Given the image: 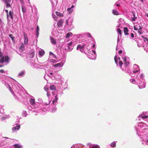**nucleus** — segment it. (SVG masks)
<instances>
[{
    "instance_id": "20",
    "label": "nucleus",
    "mask_w": 148,
    "mask_h": 148,
    "mask_svg": "<svg viewBox=\"0 0 148 148\" xmlns=\"http://www.w3.org/2000/svg\"><path fill=\"white\" fill-rule=\"evenodd\" d=\"M21 146V145L18 144H16L14 145V148H20Z\"/></svg>"
},
{
    "instance_id": "3",
    "label": "nucleus",
    "mask_w": 148,
    "mask_h": 148,
    "mask_svg": "<svg viewBox=\"0 0 148 148\" xmlns=\"http://www.w3.org/2000/svg\"><path fill=\"white\" fill-rule=\"evenodd\" d=\"M23 35L24 37V43L26 45L28 42V38L27 35L25 32L23 33Z\"/></svg>"
},
{
    "instance_id": "19",
    "label": "nucleus",
    "mask_w": 148,
    "mask_h": 148,
    "mask_svg": "<svg viewBox=\"0 0 148 148\" xmlns=\"http://www.w3.org/2000/svg\"><path fill=\"white\" fill-rule=\"evenodd\" d=\"M116 142L115 141H114L110 144V146L112 147H115L116 145Z\"/></svg>"
},
{
    "instance_id": "63",
    "label": "nucleus",
    "mask_w": 148,
    "mask_h": 148,
    "mask_svg": "<svg viewBox=\"0 0 148 148\" xmlns=\"http://www.w3.org/2000/svg\"><path fill=\"white\" fill-rule=\"evenodd\" d=\"M50 103V102H49V101L48 103H46V105H48Z\"/></svg>"
},
{
    "instance_id": "36",
    "label": "nucleus",
    "mask_w": 148,
    "mask_h": 148,
    "mask_svg": "<svg viewBox=\"0 0 148 148\" xmlns=\"http://www.w3.org/2000/svg\"><path fill=\"white\" fill-rule=\"evenodd\" d=\"M119 65L120 66H121L122 64H123V63L121 61H120L119 62Z\"/></svg>"
},
{
    "instance_id": "51",
    "label": "nucleus",
    "mask_w": 148,
    "mask_h": 148,
    "mask_svg": "<svg viewBox=\"0 0 148 148\" xmlns=\"http://www.w3.org/2000/svg\"><path fill=\"white\" fill-rule=\"evenodd\" d=\"M71 8H68L67 9V10H68V11L69 12L71 10Z\"/></svg>"
},
{
    "instance_id": "43",
    "label": "nucleus",
    "mask_w": 148,
    "mask_h": 148,
    "mask_svg": "<svg viewBox=\"0 0 148 148\" xmlns=\"http://www.w3.org/2000/svg\"><path fill=\"white\" fill-rule=\"evenodd\" d=\"M123 61L124 62V63H125V62H126V60H127L126 58H125L124 57V58H123Z\"/></svg>"
},
{
    "instance_id": "48",
    "label": "nucleus",
    "mask_w": 148,
    "mask_h": 148,
    "mask_svg": "<svg viewBox=\"0 0 148 148\" xmlns=\"http://www.w3.org/2000/svg\"><path fill=\"white\" fill-rule=\"evenodd\" d=\"M20 1H21V3L23 4H24V2L23 1V0H19Z\"/></svg>"
},
{
    "instance_id": "53",
    "label": "nucleus",
    "mask_w": 148,
    "mask_h": 148,
    "mask_svg": "<svg viewBox=\"0 0 148 148\" xmlns=\"http://www.w3.org/2000/svg\"><path fill=\"white\" fill-rule=\"evenodd\" d=\"M47 96L48 97H49V96H50V94L49 93V92H47Z\"/></svg>"
},
{
    "instance_id": "1",
    "label": "nucleus",
    "mask_w": 148,
    "mask_h": 148,
    "mask_svg": "<svg viewBox=\"0 0 148 148\" xmlns=\"http://www.w3.org/2000/svg\"><path fill=\"white\" fill-rule=\"evenodd\" d=\"M144 125L142 123H139L138 124L137 127H136L137 129L139 130V132L138 130H136L138 136H141V138L142 140L144 142H142V143L144 144L145 143L147 145H148V129L147 128H145L142 130V132H140L139 133L140 128H141L144 127Z\"/></svg>"
},
{
    "instance_id": "42",
    "label": "nucleus",
    "mask_w": 148,
    "mask_h": 148,
    "mask_svg": "<svg viewBox=\"0 0 148 148\" xmlns=\"http://www.w3.org/2000/svg\"><path fill=\"white\" fill-rule=\"evenodd\" d=\"M144 41L145 42L147 41V43L148 44V38L147 37L144 38Z\"/></svg>"
},
{
    "instance_id": "2",
    "label": "nucleus",
    "mask_w": 148,
    "mask_h": 148,
    "mask_svg": "<svg viewBox=\"0 0 148 148\" xmlns=\"http://www.w3.org/2000/svg\"><path fill=\"white\" fill-rule=\"evenodd\" d=\"M13 14L12 10H10L8 14H7V18L8 20L9 19V17H10L11 18L12 20H13Z\"/></svg>"
},
{
    "instance_id": "25",
    "label": "nucleus",
    "mask_w": 148,
    "mask_h": 148,
    "mask_svg": "<svg viewBox=\"0 0 148 148\" xmlns=\"http://www.w3.org/2000/svg\"><path fill=\"white\" fill-rule=\"evenodd\" d=\"M9 117V116H7L6 115H4L3 116V117H1V119L3 120V119H7V118Z\"/></svg>"
},
{
    "instance_id": "5",
    "label": "nucleus",
    "mask_w": 148,
    "mask_h": 148,
    "mask_svg": "<svg viewBox=\"0 0 148 148\" xmlns=\"http://www.w3.org/2000/svg\"><path fill=\"white\" fill-rule=\"evenodd\" d=\"M64 21L62 19L60 20L57 23V25L58 27H61Z\"/></svg>"
},
{
    "instance_id": "49",
    "label": "nucleus",
    "mask_w": 148,
    "mask_h": 148,
    "mask_svg": "<svg viewBox=\"0 0 148 148\" xmlns=\"http://www.w3.org/2000/svg\"><path fill=\"white\" fill-rule=\"evenodd\" d=\"M3 53L2 52L0 51V58L1 57L3 56Z\"/></svg>"
},
{
    "instance_id": "55",
    "label": "nucleus",
    "mask_w": 148,
    "mask_h": 148,
    "mask_svg": "<svg viewBox=\"0 0 148 148\" xmlns=\"http://www.w3.org/2000/svg\"><path fill=\"white\" fill-rule=\"evenodd\" d=\"M66 24L67 25H69V22H68V21L67 20H66Z\"/></svg>"
},
{
    "instance_id": "12",
    "label": "nucleus",
    "mask_w": 148,
    "mask_h": 148,
    "mask_svg": "<svg viewBox=\"0 0 148 148\" xmlns=\"http://www.w3.org/2000/svg\"><path fill=\"white\" fill-rule=\"evenodd\" d=\"M112 14L116 15H118L119 14V13L118 12L115 10H113L112 11Z\"/></svg>"
},
{
    "instance_id": "18",
    "label": "nucleus",
    "mask_w": 148,
    "mask_h": 148,
    "mask_svg": "<svg viewBox=\"0 0 148 148\" xmlns=\"http://www.w3.org/2000/svg\"><path fill=\"white\" fill-rule=\"evenodd\" d=\"M5 62L6 63H8L9 62V58L8 56H6L5 57Z\"/></svg>"
},
{
    "instance_id": "52",
    "label": "nucleus",
    "mask_w": 148,
    "mask_h": 148,
    "mask_svg": "<svg viewBox=\"0 0 148 148\" xmlns=\"http://www.w3.org/2000/svg\"><path fill=\"white\" fill-rule=\"evenodd\" d=\"M49 55H52V56L54 54L52 53L51 51H50L49 53Z\"/></svg>"
},
{
    "instance_id": "37",
    "label": "nucleus",
    "mask_w": 148,
    "mask_h": 148,
    "mask_svg": "<svg viewBox=\"0 0 148 148\" xmlns=\"http://www.w3.org/2000/svg\"><path fill=\"white\" fill-rule=\"evenodd\" d=\"M117 57L116 56H115L114 58V61H115V62L116 64H117Z\"/></svg>"
},
{
    "instance_id": "40",
    "label": "nucleus",
    "mask_w": 148,
    "mask_h": 148,
    "mask_svg": "<svg viewBox=\"0 0 148 148\" xmlns=\"http://www.w3.org/2000/svg\"><path fill=\"white\" fill-rule=\"evenodd\" d=\"M6 3H9L10 2L11 0H5V1Z\"/></svg>"
},
{
    "instance_id": "34",
    "label": "nucleus",
    "mask_w": 148,
    "mask_h": 148,
    "mask_svg": "<svg viewBox=\"0 0 148 148\" xmlns=\"http://www.w3.org/2000/svg\"><path fill=\"white\" fill-rule=\"evenodd\" d=\"M86 34L88 37H90L91 38H92V36H91L90 33H86Z\"/></svg>"
},
{
    "instance_id": "9",
    "label": "nucleus",
    "mask_w": 148,
    "mask_h": 148,
    "mask_svg": "<svg viewBox=\"0 0 148 148\" xmlns=\"http://www.w3.org/2000/svg\"><path fill=\"white\" fill-rule=\"evenodd\" d=\"M124 32L125 35H128L129 34L128 33V30L127 27H124Z\"/></svg>"
},
{
    "instance_id": "27",
    "label": "nucleus",
    "mask_w": 148,
    "mask_h": 148,
    "mask_svg": "<svg viewBox=\"0 0 148 148\" xmlns=\"http://www.w3.org/2000/svg\"><path fill=\"white\" fill-rule=\"evenodd\" d=\"M85 46V45H83L81 46L80 50L81 52H82L83 51Z\"/></svg>"
},
{
    "instance_id": "44",
    "label": "nucleus",
    "mask_w": 148,
    "mask_h": 148,
    "mask_svg": "<svg viewBox=\"0 0 148 148\" xmlns=\"http://www.w3.org/2000/svg\"><path fill=\"white\" fill-rule=\"evenodd\" d=\"M0 73H5V71L3 69L0 70Z\"/></svg>"
},
{
    "instance_id": "57",
    "label": "nucleus",
    "mask_w": 148,
    "mask_h": 148,
    "mask_svg": "<svg viewBox=\"0 0 148 148\" xmlns=\"http://www.w3.org/2000/svg\"><path fill=\"white\" fill-rule=\"evenodd\" d=\"M134 30H137L138 29L136 28L135 26H134Z\"/></svg>"
},
{
    "instance_id": "39",
    "label": "nucleus",
    "mask_w": 148,
    "mask_h": 148,
    "mask_svg": "<svg viewBox=\"0 0 148 148\" xmlns=\"http://www.w3.org/2000/svg\"><path fill=\"white\" fill-rule=\"evenodd\" d=\"M6 6L7 8L10 7V4L9 3H6Z\"/></svg>"
},
{
    "instance_id": "29",
    "label": "nucleus",
    "mask_w": 148,
    "mask_h": 148,
    "mask_svg": "<svg viewBox=\"0 0 148 148\" xmlns=\"http://www.w3.org/2000/svg\"><path fill=\"white\" fill-rule=\"evenodd\" d=\"M117 31L119 34L120 36L121 35V30L120 28H118L117 29Z\"/></svg>"
},
{
    "instance_id": "10",
    "label": "nucleus",
    "mask_w": 148,
    "mask_h": 148,
    "mask_svg": "<svg viewBox=\"0 0 148 148\" xmlns=\"http://www.w3.org/2000/svg\"><path fill=\"white\" fill-rule=\"evenodd\" d=\"M80 145L78 144H75L73 145L71 148H82V146L80 147Z\"/></svg>"
},
{
    "instance_id": "17",
    "label": "nucleus",
    "mask_w": 148,
    "mask_h": 148,
    "mask_svg": "<svg viewBox=\"0 0 148 148\" xmlns=\"http://www.w3.org/2000/svg\"><path fill=\"white\" fill-rule=\"evenodd\" d=\"M139 29H138V32L140 33V34H143V32L142 30V27L141 26H139Z\"/></svg>"
},
{
    "instance_id": "4",
    "label": "nucleus",
    "mask_w": 148,
    "mask_h": 148,
    "mask_svg": "<svg viewBox=\"0 0 148 148\" xmlns=\"http://www.w3.org/2000/svg\"><path fill=\"white\" fill-rule=\"evenodd\" d=\"M20 128V125H17L16 126L12 127V131H13V132H14L18 130Z\"/></svg>"
},
{
    "instance_id": "14",
    "label": "nucleus",
    "mask_w": 148,
    "mask_h": 148,
    "mask_svg": "<svg viewBox=\"0 0 148 148\" xmlns=\"http://www.w3.org/2000/svg\"><path fill=\"white\" fill-rule=\"evenodd\" d=\"M55 13L58 16L61 17H63L64 16L63 14H62L60 12H58L57 11H56Z\"/></svg>"
},
{
    "instance_id": "58",
    "label": "nucleus",
    "mask_w": 148,
    "mask_h": 148,
    "mask_svg": "<svg viewBox=\"0 0 148 148\" xmlns=\"http://www.w3.org/2000/svg\"><path fill=\"white\" fill-rule=\"evenodd\" d=\"M5 12L7 14H8L9 13H8V10H5Z\"/></svg>"
},
{
    "instance_id": "7",
    "label": "nucleus",
    "mask_w": 148,
    "mask_h": 148,
    "mask_svg": "<svg viewBox=\"0 0 148 148\" xmlns=\"http://www.w3.org/2000/svg\"><path fill=\"white\" fill-rule=\"evenodd\" d=\"M34 52L31 51L29 53H28V56L30 58H32L34 57Z\"/></svg>"
},
{
    "instance_id": "21",
    "label": "nucleus",
    "mask_w": 148,
    "mask_h": 148,
    "mask_svg": "<svg viewBox=\"0 0 148 148\" xmlns=\"http://www.w3.org/2000/svg\"><path fill=\"white\" fill-rule=\"evenodd\" d=\"M72 34L71 32H69L67 33L66 34V38H69L71 35Z\"/></svg>"
},
{
    "instance_id": "60",
    "label": "nucleus",
    "mask_w": 148,
    "mask_h": 148,
    "mask_svg": "<svg viewBox=\"0 0 148 148\" xmlns=\"http://www.w3.org/2000/svg\"><path fill=\"white\" fill-rule=\"evenodd\" d=\"M54 58H55L56 59L57 58L56 57V56H55V55L54 54L53 56H52Z\"/></svg>"
},
{
    "instance_id": "64",
    "label": "nucleus",
    "mask_w": 148,
    "mask_h": 148,
    "mask_svg": "<svg viewBox=\"0 0 148 148\" xmlns=\"http://www.w3.org/2000/svg\"><path fill=\"white\" fill-rule=\"evenodd\" d=\"M145 15H146V16L148 17V13H146L145 14Z\"/></svg>"
},
{
    "instance_id": "38",
    "label": "nucleus",
    "mask_w": 148,
    "mask_h": 148,
    "mask_svg": "<svg viewBox=\"0 0 148 148\" xmlns=\"http://www.w3.org/2000/svg\"><path fill=\"white\" fill-rule=\"evenodd\" d=\"M57 102V100L56 99H53L52 101V103L54 105L56 103V102Z\"/></svg>"
},
{
    "instance_id": "35",
    "label": "nucleus",
    "mask_w": 148,
    "mask_h": 148,
    "mask_svg": "<svg viewBox=\"0 0 148 148\" xmlns=\"http://www.w3.org/2000/svg\"><path fill=\"white\" fill-rule=\"evenodd\" d=\"M72 44H73V42H71L68 43L67 44V46L70 47L71 46V45H72Z\"/></svg>"
},
{
    "instance_id": "8",
    "label": "nucleus",
    "mask_w": 148,
    "mask_h": 148,
    "mask_svg": "<svg viewBox=\"0 0 148 148\" xmlns=\"http://www.w3.org/2000/svg\"><path fill=\"white\" fill-rule=\"evenodd\" d=\"M63 66V64H62L61 63H57L56 64H53V66L55 67H57L58 66L60 67H62Z\"/></svg>"
},
{
    "instance_id": "46",
    "label": "nucleus",
    "mask_w": 148,
    "mask_h": 148,
    "mask_svg": "<svg viewBox=\"0 0 148 148\" xmlns=\"http://www.w3.org/2000/svg\"><path fill=\"white\" fill-rule=\"evenodd\" d=\"M73 48L71 49L70 47L68 46V49L67 50L69 51H71Z\"/></svg>"
},
{
    "instance_id": "32",
    "label": "nucleus",
    "mask_w": 148,
    "mask_h": 148,
    "mask_svg": "<svg viewBox=\"0 0 148 148\" xmlns=\"http://www.w3.org/2000/svg\"><path fill=\"white\" fill-rule=\"evenodd\" d=\"M9 36L10 38H11L12 40H14V37L12 36V34H10V35H9Z\"/></svg>"
},
{
    "instance_id": "54",
    "label": "nucleus",
    "mask_w": 148,
    "mask_h": 148,
    "mask_svg": "<svg viewBox=\"0 0 148 148\" xmlns=\"http://www.w3.org/2000/svg\"><path fill=\"white\" fill-rule=\"evenodd\" d=\"M132 14H133V17H135V14H134V12H132Z\"/></svg>"
},
{
    "instance_id": "13",
    "label": "nucleus",
    "mask_w": 148,
    "mask_h": 148,
    "mask_svg": "<svg viewBox=\"0 0 148 148\" xmlns=\"http://www.w3.org/2000/svg\"><path fill=\"white\" fill-rule=\"evenodd\" d=\"M30 103L32 105H34L35 104V100L34 99H31L29 101Z\"/></svg>"
},
{
    "instance_id": "16",
    "label": "nucleus",
    "mask_w": 148,
    "mask_h": 148,
    "mask_svg": "<svg viewBox=\"0 0 148 148\" xmlns=\"http://www.w3.org/2000/svg\"><path fill=\"white\" fill-rule=\"evenodd\" d=\"M44 53L45 52L43 51L40 50L39 51V54L40 56H42Z\"/></svg>"
},
{
    "instance_id": "31",
    "label": "nucleus",
    "mask_w": 148,
    "mask_h": 148,
    "mask_svg": "<svg viewBox=\"0 0 148 148\" xmlns=\"http://www.w3.org/2000/svg\"><path fill=\"white\" fill-rule=\"evenodd\" d=\"M24 74V72L23 71L19 73L18 75L19 76H23Z\"/></svg>"
},
{
    "instance_id": "56",
    "label": "nucleus",
    "mask_w": 148,
    "mask_h": 148,
    "mask_svg": "<svg viewBox=\"0 0 148 148\" xmlns=\"http://www.w3.org/2000/svg\"><path fill=\"white\" fill-rule=\"evenodd\" d=\"M131 37H132V38H134V35L133 34V33H132L131 34Z\"/></svg>"
},
{
    "instance_id": "11",
    "label": "nucleus",
    "mask_w": 148,
    "mask_h": 148,
    "mask_svg": "<svg viewBox=\"0 0 148 148\" xmlns=\"http://www.w3.org/2000/svg\"><path fill=\"white\" fill-rule=\"evenodd\" d=\"M50 89L51 90H55L56 89V87L53 85H51L50 87Z\"/></svg>"
},
{
    "instance_id": "30",
    "label": "nucleus",
    "mask_w": 148,
    "mask_h": 148,
    "mask_svg": "<svg viewBox=\"0 0 148 148\" xmlns=\"http://www.w3.org/2000/svg\"><path fill=\"white\" fill-rule=\"evenodd\" d=\"M90 148H100V147L98 145H94L92 147H91Z\"/></svg>"
},
{
    "instance_id": "50",
    "label": "nucleus",
    "mask_w": 148,
    "mask_h": 148,
    "mask_svg": "<svg viewBox=\"0 0 148 148\" xmlns=\"http://www.w3.org/2000/svg\"><path fill=\"white\" fill-rule=\"evenodd\" d=\"M122 52V50H120L119 51V54H121Z\"/></svg>"
},
{
    "instance_id": "26",
    "label": "nucleus",
    "mask_w": 148,
    "mask_h": 148,
    "mask_svg": "<svg viewBox=\"0 0 148 148\" xmlns=\"http://www.w3.org/2000/svg\"><path fill=\"white\" fill-rule=\"evenodd\" d=\"M140 116L143 119H146L148 117V116L145 115H141Z\"/></svg>"
},
{
    "instance_id": "59",
    "label": "nucleus",
    "mask_w": 148,
    "mask_h": 148,
    "mask_svg": "<svg viewBox=\"0 0 148 148\" xmlns=\"http://www.w3.org/2000/svg\"><path fill=\"white\" fill-rule=\"evenodd\" d=\"M2 22L1 18H0V24H2Z\"/></svg>"
},
{
    "instance_id": "62",
    "label": "nucleus",
    "mask_w": 148,
    "mask_h": 148,
    "mask_svg": "<svg viewBox=\"0 0 148 148\" xmlns=\"http://www.w3.org/2000/svg\"><path fill=\"white\" fill-rule=\"evenodd\" d=\"M54 99L56 100H57L58 99H57V95L55 97V98Z\"/></svg>"
},
{
    "instance_id": "47",
    "label": "nucleus",
    "mask_w": 148,
    "mask_h": 148,
    "mask_svg": "<svg viewBox=\"0 0 148 148\" xmlns=\"http://www.w3.org/2000/svg\"><path fill=\"white\" fill-rule=\"evenodd\" d=\"M136 17H133L132 18V21H135L136 19Z\"/></svg>"
},
{
    "instance_id": "15",
    "label": "nucleus",
    "mask_w": 148,
    "mask_h": 148,
    "mask_svg": "<svg viewBox=\"0 0 148 148\" xmlns=\"http://www.w3.org/2000/svg\"><path fill=\"white\" fill-rule=\"evenodd\" d=\"M22 9L23 13H25L26 12L27 10L26 8L23 5H22Z\"/></svg>"
},
{
    "instance_id": "28",
    "label": "nucleus",
    "mask_w": 148,
    "mask_h": 148,
    "mask_svg": "<svg viewBox=\"0 0 148 148\" xmlns=\"http://www.w3.org/2000/svg\"><path fill=\"white\" fill-rule=\"evenodd\" d=\"M44 89L45 91L47 92H48V90H49V88L48 86H46L44 87Z\"/></svg>"
},
{
    "instance_id": "45",
    "label": "nucleus",
    "mask_w": 148,
    "mask_h": 148,
    "mask_svg": "<svg viewBox=\"0 0 148 148\" xmlns=\"http://www.w3.org/2000/svg\"><path fill=\"white\" fill-rule=\"evenodd\" d=\"M130 81L132 82L133 83H134L133 82H135V80L134 79H130Z\"/></svg>"
},
{
    "instance_id": "33",
    "label": "nucleus",
    "mask_w": 148,
    "mask_h": 148,
    "mask_svg": "<svg viewBox=\"0 0 148 148\" xmlns=\"http://www.w3.org/2000/svg\"><path fill=\"white\" fill-rule=\"evenodd\" d=\"M25 47V46L22 43L21 45V46L19 47V48L20 49H21L23 48H24Z\"/></svg>"
},
{
    "instance_id": "6",
    "label": "nucleus",
    "mask_w": 148,
    "mask_h": 148,
    "mask_svg": "<svg viewBox=\"0 0 148 148\" xmlns=\"http://www.w3.org/2000/svg\"><path fill=\"white\" fill-rule=\"evenodd\" d=\"M51 42L53 44H56V41L55 39H54L52 37H50Z\"/></svg>"
},
{
    "instance_id": "61",
    "label": "nucleus",
    "mask_w": 148,
    "mask_h": 148,
    "mask_svg": "<svg viewBox=\"0 0 148 148\" xmlns=\"http://www.w3.org/2000/svg\"><path fill=\"white\" fill-rule=\"evenodd\" d=\"M23 113L24 114V116H26L25 115V113H26V112L25 111H23Z\"/></svg>"
},
{
    "instance_id": "24",
    "label": "nucleus",
    "mask_w": 148,
    "mask_h": 148,
    "mask_svg": "<svg viewBox=\"0 0 148 148\" xmlns=\"http://www.w3.org/2000/svg\"><path fill=\"white\" fill-rule=\"evenodd\" d=\"M5 62L4 58V56L2 57L0 60V62L1 63H3Z\"/></svg>"
},
{
    "instance_id": "41",
    "label": "nucleus",
    "mask_w": 148,
    "mask_h": 148,
    "mask_svg": "<svg viewBox=\"0 0 148 148\" xmlns=\"http://www.w3.org/2000/svg\"><path fill=\"white\" fill-rule=\"evenodd\" d=\"M81 45H77V50L78 49H80V48H81Z\"/></svg>"
},
{
    "instance_id": "22",
    "label": "nucleus",
    "mask_w": 148,
    "mask_h": 148,
    "mask_svg": "<svg viewBox=\"0 0 148 148\" xmlns=\"http://www.w3.org/2000/svg\"><path fill=\"white\" fill-rule=\"evenodd\" d=\"M52 16L54 20L55 21H57L58 19V17L56 16L54 14H52Z\"/></svg>"
},
{
    "instance_id": "23",
    "label": "nucleus",
    "mask_w": 148,
    "mask_h": 148,
    "mask_svg": "<svg viewBox=\"0 0 148 148\" xmlns=\"http://www.w3.org/2000/svg\"><path fill=\"white\" fill-rule=\"evenodd\" d=\"M36 29V35L37 36H38L39 34V28L38 26V25L37 26Z\"/></svg>"
}]
</instances>
